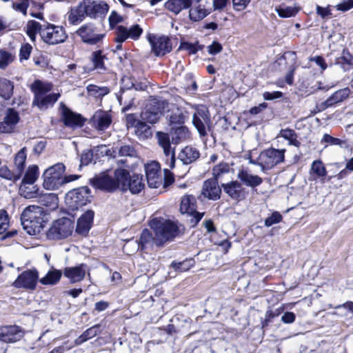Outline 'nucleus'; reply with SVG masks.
Returning a JSON list of instances; mask_svg holds the SVG:
<instances>
[{
    "mask_svg": "<svg viewBox=\"0 0 353 353\" xmlns=\"http://www.w3.org/2000/svg\"><path fill=\"white\" fill-rule=\"evenodd\" d=\"M49 214L43 208L37 205L26 207L21 215L23 229L30 235L39 234L48 221Z\"/></svg>",
    "mask_w": 353,
    "mask_h": 353,
    "instance_id": "f257e3e1",
    "label": "nucleus"
},
{
    "mask_svg": "<svg viewBox=\"0 0 353 353\" xmlns=\"http://www.w3.org/2000/svg\"><path fill=\"white\" fill-rule=\"evenodd\" d=\"M150 226L154 233V243L159 248L172 241L179 234V228L174 221L162 217L152 219Z\"/></svg>",
    "mask_w": 353,
    "mask_h": 353,
    "instance_id": "f03ea898",
    "label": "nucleus"
},
{
    "mask_svg": "<svg viewBox=\"0 0 353 353\" xmlns=\"http://www.w3.org/2000/svg\"><path fill=\"white\" fill-rule=\"evenodd\" d=\"M52 88L51 83H43L40 80H35L30 86V90L34 93L32 105L37 106L39 110L53 105L61 94L54 92L48 94Z\"/></svg>",
    "mask_w": 353,
    "mask_h": 353,
    "instance_id": "7ed1b4c3",
    "label": "nucleus"
},
{
    "mask_svg": "<svg viewBox=\"0 0 353 353\" xmlns=\"http://www.w3.org/2000/svg\"><path fill=\"white\" fill-rule=\"evenodd\" d=\"M128 171L123 168H117L114 172V176L103 174L90 179V184L97 189L112 192L117 189L121 190L122 181H125Z\"/></svg>",
    "mask_w": 353,
    "mask_h": 353,
    "instance_id": "20e7f679",
    "label": "nucleus"
},
{
    "mask_svg": "<svg viewBox=\"0 0 353 353\" xmlns=\"http://www.w3.org/2000/svg\"><path fill=\"white\" fill-rule=\"evenodd\" d=\"M26 148L24 147L15 154L12 169L6 165H1V159H0V177L12 183L18 181L21 179L24 169H26Z\"/></svg>",
    "mask_w": 353,
    "mask_h": 353,
    "instance_id": "39448f33",
    "label": "nucleus"
},
{
    "mask_svg": "<svg viewBox=\"0 0 353 353\" xmlns=\"http://www.w3.org/2000/svg\"><path fill=\"white\" fill-rule=\"evenodd\" d=\"M92 197L91 190L88 186H81L70 190L65 195V201L68 208L74 211L90 203Z\"/></svg>",
    "mask_w": 353,
    "mask_h": 353,
    "instance_id": "423d86ee",
    "label": "nucleus"
},
{
    "mask_svg": "<svg viewBox=\"0 0 353 353\" xmlns=\"http://www.w3.org/2000/svg\"><path fill=\"white\" fill-rule=\"evenodd\" d=\"M23 175L19 188L21 195L26 199L37 197L39 196V188L37 186L30 188L27 187L26 185H33L37 180L39 175V167L37 165H29L26 171H23Z\"/></svg>",
    "mask_w": 353,
    "mask_h": 353,
    "instance_id": "0eeeda50",
    "label": "nucleus"
},
{
    "mask_svg": "<svg viewBox=\"0 0 353 353\" xmlns=\"http://www.w3.org/2000/svg\"><path fill=\"white\" fill-rule=\"evenodd\" d=\"M74 222L69 218L62 217L52 222L46 237L49 240L63 239L72 234Z\"/></svg>",
    "mask_w": 353,
    "mask_h": 353,
    "instance_id": "6e6552de",
    "label": "nucleus"
},
{
    "mask_svg": "<svg viewBox=\"0 0 353 353\" xmlns=\"http://www.w3.org/2000/svg\"><path fill=\"white\" fill-rule=\"evenodd\" d=\"M65 167L62 163H58L46 169L42 175L43 185L46 190H57L62 186V175Z\"/></svg>",
    "mask_w": 353,
    "mask_h": 353,
    "instance_id": "1a4fd4ad",
    "label": "nucleus"
},
{
    "mask_svg": "<svg viewBox=\"0 0 353 353\" xmlns=\"http://www.w3.org/2000/svg\"><path fill=\"white\" fill-rule=\"evenodd\" d=\"M39 280V273L36 268L28 269L18 275L12 285L17 289L33 291Z\"/></svg>",
    "mask_w": 353,
    "mask_h": 353,
    "instance_id": "9d476101",
    "label": "nucleus"
},
{
    "mask_svg": "<svg viewBox=\"0 0 353 353\" xmlns=\"http://www.w3.org/2000/svg\"><path fill=\"white\" fill-rule=\"evenodd\" d=\"M147 40L151 46L152 52L156 57H163L172 50L171 40L168 36L150 33L147 35Z\"/></svg>",
    "mask_w": 353,
    "mask_h": 353,
    "instance_id": "9b49d317",
    "label": "nucleus"
},
{
    "mask_svg": "<svg viewBox=\"0 0 353 353\" xmlns=\"http://www.w3.org/2000/svg\"><path fill=\"white\" fill-rule=\"evenodd\" d=\"M42 40L49 45H56L64 42L68 36L62 26L46 23L41 32Z\"/></svg>",
    "mask_w": 353,
    "mask_h": 353,
    "instance_id": "f8f14e48",
    "label": "nucleus"
},
{
    "mask_svg": "<svg viewBox=\"0 0 353 353\" xmlns=\"http://www.w3.org/2000/svg\"><path fill=\"white\" fill-rule=\"evenodd\" d=\"M285 149L270 148L263 150L259 155L263 171L270 170L275 165L284 162Z\"/></svg>",
    "mask_w": 353,
    "mask_h": 353,
    "instance_id": "ddd939ff",
    "label": "nucleus"
},
{
    "mask_svg": "<svg viewBox=\"0 0 353 353\" xmlns=\"http://www.w3.org/2000/svg\"><path fill=\"white\" fill-rule=\"evenodd\" d=\"M81 3L86 17L92 19L105 17L109 10L108 4L103 1L83 0Z\"/></svg>",
    "mask_w": 353,
    "mask_h": 353,
    "instance_id": "4468645a",
    "label": "nucleus"
},
{
    "mask_svg": "<svg viewBox=\"0 0 353 353\" xmlns=\"http://www.w3.org/2000/svg\"><path fill=\"white\" fill-rule=\"evenodd\" d=\"M76 34L81 37V41L88 45H96L101 41L105 37V34L96 33V27L92 23H85L81 26L77 31Z\"/></svg>",
    "mask_w": 353,
    "mask_h": 353,
    "instance_id": "2eb2a0df",
    "label": "nucleus"
},
{
    "mask_svg": "<svg viewBox=\"0 0 353 353\" xmlns=\"http://www.w3.org/2000/svg\"><path fill=\"white\" fill-rule=\"evenodd\" d=\"M61 108V118L64 125L72 129L81 128L85 119L81 114L72 111L63 102L60 103Z\"/></svg>",
    "mask_w": 353,
    "mask_h": 353,
    "instance_id": "dca6fc26",
    "label": "nucleus"
},
{
    "mask_svg": "<svg viewBox=\"0 0 353 353\" xmlns=\"http://www.w3.org/2000/svg\"><path fill=\"white\" fill-rule=\"evenodd\" d=\"M192 123L201 137L207 134L206 125L209 128L211 119L209 112L206 108L196 110L192 117Z\"/></svg>",
    "mask_w": 353,
    "mask_h": 353,
    "instance_id": "f3484780",
    "label": "nucleus"
},
{
    "mask_svg": "<svg viewBox=\"0 0 353 353\" xmlns=\"http://www.w3.org/2000/svg\"><path fill=\"white\" fill-rule=\"evenodd\" d=\"M112 122L110 113L107 111L98 110L90 119V124L97 131L103 132L108 129Z\"/></svg>",
    "mask_w": 353,
    "mask_h": 353,
    "instance_id": "a211bd4d",
    "label": "nucleus"
},
{
    "mask_svg": "<svg viewBox=\"0 0 353 353\" xmlns=\"http://www.w3.org/2000/svg\"><path fill=\"white\" fill-rule=\"evenodd\" d=\"M145 184L143 181V175L138 174L130 175L128 172L126 180L122 181L121 191L126 192L127 190H130L132 194H136L140 193L143 190Z\"/></svg>",
    "mask_w": 353,
    "mask_h": 353,
    "instance_id": "6ab92c4d",
    "label": "nucleus"
},
{
    "mask_svg": "<svg viewBox=\"0 0 353 353\" xmlns=\"http://www.w3.org/2000/svg\"><path fill=\"white\" fill-rule=\"evenodd\" d=\"M23 331L21 327L6 325L0 327V341L7 343L19 341L23 336Z\"/></svg>",
    "mask_w": 353,
    "mask_h": 353,
    "instance_id": "aec40b11",
    "label": "nucleus"
},
{
    "mask_svg": "<svg viewBox=\"0 0 353 353\" xmlns=\"http://www.w3.org/2000/svg\"><path fill=\"white\" fill-rule=\"evenodd\" d=\"M94 218V212L92 210H87L83 213L77 219L75 228L76 233L86 236L93 225Z\"/></svg>",
    "mask_w": 353,
    "mask_h": 353,
    "instance_id": "412c9836",
    "label": "nucleus"
},
{
    "mask_svg": "<svg viewBox=\"0 0 353 353\" xmlns=\"http://www.w3.org/2000/svg\"><path fill=\"white\" fill-rule=\"evenodd\" d=\"M19 120L20 117L19 112L14 108H8L3 121L0 122V132H12L14 127L19 123Z\"/></svg>",
    "mask_w": 353,
    "mask_h": 353,
    "instance_id": "4be33fe9",
    "label": "nucleus"
},
{
    "mask_svg": "<svg viewBox=\"0 0 353 353\" xmlns=\"http://www.w3.org/2000/svg\"><path fill=\"white\" fill-rule=\"evenodd\" d=\"M159 164L155 161L145 165V172L148 185L151 188H157L161 184V176L159 174Z\"/></svg>",
    "mask_w": 353,
    "mask_h": 353,
    "instance_id": "5701e85b",
    "label": "nucleus"
},
{
    "mask_svg": "<svg viewBox=\"0 0 353 353\" xmlns=\"http://www.w3.org/2000/svg\"><path fill=\"white\" fill-rule=\"evenodd\" d=\"M88 265L85 263H80L74 267H67L63 270V275L69 279L71 283L80 282L85 278Z\"/></svg>",
    "mask_w": 353,
    "mask_h": 353,
    "instance_id": "b1692460",
    "label": "nucleus"
},
{
    "mask_svg": "<svg viewBox=\"0 0 353 353\" xmlns=\"http://www.w3.org/2000/svg\"><path fill=\"white\" fill-rule=\"evenodd\" d=\"M221 188L218 185L217 179H209L203 183L202 194L210 200L216 201L221 197Z\"/></svg>",
    "mask_w": 353,
    "mask_h": 353,
    "instance_id": "393cba45",
    "label": "nucleus"
},
{
    "mask_svg": "<svg viewBox=\"0 0 353 353\" xmlns=\"http://www.w3.org/2000/svg\"><path fill=\"white\" fill-rule=\"evenodd\" d=\"M223 191L233 200L240 201L245 198V189L238 181H232L226 183H222Z\"/></svg>",
    "mask_w": 353,
    "mask_h": 353,
    "instance_id": "a878e982",
    "label": "nucleus"
},
{
    "mask_svg": "<svg viewBox=\"0 0 353 353\" xmlns=\"http://www.w3.org/2000/svg\"><path fill=\"white\" fill-rule=\"evenodd\" d=\"M237 176L242 183L252 188H255L263 183L261 176L252 174L245 170H239Z\"/></svg>",
    "mask_w": 353,
    "mask_h": 353,
    "instance_id": "bb28decb",
    "label": "nucleus"
},
{
    "mask_svg": "<svg viewBox=\"0 0 353 353\" xmlns=\"http://www.w3.org/2000/svg\"><path fill=\"white\" fill-rule=\"evenodd\" d=\"M172 143L177 145L190 137L188 128L185 125L172 126L170 130Z\"/></svg>",
    "mask_w": 353,
    "mask_h": 353,
    "instance_id": "cd10ccee",
    "label": "nucleus"
},
{
    "mask_svg": "<svg viewBox=\"0 0 353 353\" xmlns=\"http://www.w3.org/2000/svg\"><path fill=\"white\" fill-rule=\"evenodd\" d=\"M199 157L200 152L196 148L186 146L179 152L178 158L183 164L188 165L195 161Z\"/></svg>",
    "mask_w": 353,
    "mask_h": 353,
    "instance_id": "c85d7f7f",
    "label": "nucleus"
},
{
    "mask_svg": "<svg viewBox=\"0 0 353 353\" xmlns=\"http://www.w3.org/2000/svg\"><path fill=\"white\" fill-rule=\"evenodd\" d=\"M165 8L175 14H179L183 10L189 9L192 6L188 0H168Z\"/></svg>",
    "mask_w": 353,
    "mask_h": 353,
    "instance_id": "c756f323",
    "label": "nucleus"
},
{
    "mask_svg": "<svg viewBox=\"0 0 353 353\" xmlns=\"http://www.w3.org/2000/svg\"><path fill=\"white\" fill-rule=\"evenodd\" d=\"M14 84L10 80L0 77V97L5 101L10 100L14 93Z\"/></svg>",
    "mask_w": 353,
    "mask_h": 353,
    "instance_id": "7c9ffc66",
    "label": "nucleus"
},
{
    "mask_svg": "<svg viewBox=\"0 0 353 353\" xmlns=\"http://www.w3.org/2000/svg\"><path fill=\"white\" fill-rule=\"evenodd\" d=\"M85 17L83 6L80 2L77 7L72 8L68 12V21L72 25H77L83 21Z\"/></svg>",
    "mask_w": 353,
    "mask_h": 353,
    "instance_id": "2f4dec72",
    "label": "nucleus"
},
{
    "mask_svg": "<svg viewBox=\"0 0 353 353\" xmlns=\"http://www.w3.org/2000/svg\"><path fill=\"white\" fill-rule=\"evenodd\" d=\"M100 324H96L85 330L74 340L77 346L81 345L83 343L95 337L100 332Z\"/></svg>",
    "mask_w": 353,
    "mask_h": 353,
    "instance_id": "473e14b6",
    "label": "nucleus"
},
{
    "mask_svg": "<svg viewBox=\"0 0 353 353\" xmlns=\"http://www.w3.org/2000/svg\"><path fill=\"white\" fill-rule=\"evenodd\" d=\"M278 136L288 141L289 145L299 148L301 145V142L298 140V134L293 129L289 128L281 129Z\"/></svg>",
    "mask_w": 353,
    "mask_h": 353,
    "instance_id": "72a5a7b5",
    "label": "nucleus"
},
{
    "mask_svg": "<svg viewBox=\"0 0 353 353\" xmlns=\"http://www.w3.org/2000/svg\"><path fill=\"white\" fill-rule=\"evenodd\" d=\"M61 276V270L52 269L49 270L45 276L40 279L39 282L45 285H54L60 281Z\"/></svg>",
    "mask_w": 353,
    "mask_h": 353,
    "instance_id": "f704fd0d",
    "label": "nucleus"
},
{
    "mask_svg": "<svg viewBox=\"0 0 353 353\" xmlns=\"http://www.w3.org/2000/svg\"><path fill=\"white\" fill-rule=\"evenodd\" d=\"M196 199L192 195L184 196L181 201L180 212L181 214L192 213L196 211Z\"/></svg>",
    "mask_w": 353,
    "mask_h": 353,
    "instance_id": "c9c22d12",
    "label": "nucleus"
},
{
    "mask_svg": "<svg viewBox=\"0 0 353 353\" xmlns=\"http://www.w3.org/2000/svg\"><path fill=\"white\" fill-rule=\"evenodd\" d=\"M189 10V17L192 21H199L210 14V10L202 8L201 5L190 7Z\"/></svg>",
    "mask_w": 353,
    "mask_h": 353,
    "instance_id": "e433bc0d",
    "label": "nucleus"
},
{
    "mask_svg": "<svg viewBox=\"0 0 353 353\" xmlns=\"http://www.w3.org/2000/svg\"><path fill=\"white\" fill-rule=\"evenodd\" d=\"M105 59H107V57L103 54L102 50H98L92 52L90 61L93 64V70H106L104 63Z\"/></svg>",
    "mask_w": 353,
    "mask_h": 353,
    "instance_id": "4c0bfd02",
    "label": "nucleus"
},
{
    "mask_svg": "<svg viewBox=\"0 0 353 353\" xmlns=\"http://www.w3.org/2000/svg\"><path fill=\"white\" fill-rule=\"evenodd\" d=\"M195 264L194 259L192 258L185 259L182 261H173L170 267L176 272H184L188 271Z\"/></svg>",
    "mask_w": 353,
    "mask_h": 353,
    "instance_id": "58836bf2",
    "label": "nucleus"
},
{
    "mask_svg": "<svg viewBox=\"0 0 353 353\" xmlns=\"http://www.w3.org/2000/svg\"><path fill=\"white\" fill-rule=\"evenodd\" d=\"M39 203L51 209H55L58 206V197L53 193L43 194L39 196Z\"/></svg>",
    "mask_w": 353,
    "mask_h": 353,
    "instance_id": "ea45409f",
    "label": "nucleus"
},
{
    "mask_svg": "<svg viewBox=\"0 0 353 353\" xmlns=\"http://www.w3.org/2000/svg\"><path fill=\"white\" fill-rule=\"evenodd\" d=\"M89 95L97 99H102L110 92V89L106 86H98L94 84H90L86 88Z\"/></svg>",
    "mask_w": 353,
    "mask_h": 353,
    "instance_id": "a19ab883",
    "label": "nucleus"
},
{
    "mask_svg": "<svg viewBox=\"0 0 353 353\" xmlns=\"http://www.w3.org/2000/svg\"><path fill=\"white\" fill-rule=\"evenodd\" d=\"M134 133L139 140H145L152 136L151 128L143 121L138 123Z\"/></svg>",
    "mask_w": 353,
    "mask_h": 353,
    "instance_id": "79ce46f5",
    "label": "nucleus"
},
{
    "mask_svg": "<svg viewBox=\"0 0 353 353\" xmlns=\"http://www.w3.org/2000/svg\"><path fill=\"white\" fill-rule=\"evenodd\" d=\"M204 48L203 45H200L196 41L195 43L189 41H181L178 50L188 51L190 54H195L198 51L202 50Z\"/></svg>",
    "mask_w": 353,
    "mask_h": 353,
    "instance_id": "37998d69",
    "label": "nucleus"
},
{
    "mask_svg": "<svg viewBox=\"0 0 353 353\" xmlns=\"http://www.w3.org/2000/svg\"><path fill=\"white\" fill-rule=\"evenodd\" d=\"M45 26L46 24L42 25L37 21L30 20L27 24L26 34L31 39H33V38H35L37 33H39L41 35V30Z\"/></svg>",
    "mask_w": 353,
    "mask_h": 353,
    "instance_id": "c03bdc74",
    "label": "nucleus"
},
{
    "mask_svg": "<svg viewBox=\"0 0 353 353\" xmlns=\"http://www.w3.org/2000/svg\"><path fill=\"white\" fill-rule=\"evenodd\" d=\"M299 11V8L298 7H292V6H280L276 8V12L278 15L281 18H289L292 17H294Z\"/></svg>",
    "mask_w": 353,
    "mask_h": 353,
    "instance_id": "a18cd8bd",
    "label": "nucleus"
},
{
    "mask_svg": "<svg viewBox=\"0 0 353 353\" xmlns=\"http://www.w3.org/2000/svg\"><path fill=\"white\" fill-rule=\"evenodd\" d=\"M154 243V236H152V232L148 229H144L141 233L140 237L138 243V249L141 250H144L148 243L150 242Z\"/></svg>",
    "mask_w": 353,
    "mask_h": 353,
    "instance_id": "49530a36",
    "label": "nucleus"
},
{
    "mask_svg": "<svg viewBox=\"0 0 353 353\" xmlns=\"http://www.w3.org/2000/svg\"><path fill=\"white\" fill-rule=\"evenodd\" d=\"M103 148H104V147L101 145V146H98L97 148H94L93 150H83L80 157V163H80L79 167L81 168L82 166L88 165L92 161V159L94 157V151L99 152Z\"/></svg>",
    "mask_w": 353,
    "mask_h": 353,
    "instance_id": "de8ad7c7",
    "label": "nucleus"
},
{
    "mask_svg": "<svg viewBox=\"0 0 353 353\" xmlns=\"http://www.w3.org/2000/svg\"><path fill=\"white\" fill-rule=\"evenodd\" d=\"M336 63L341 65L344 70H349L353 66V56L347 50H343L341 57L337 59Z\"/></svg>",
    "mask_w": 353,
    "mask_h": 353,
    "instance_id": "09e8293b",
    "label": "nucleus"
},
{
    "mask_svg": "<svg viewBox=\"0 0 353 353\" xmlns=\"http://www.w3.org/2000/svg\"><path fill=\"white\" fill-rule=\"evenodd\" d=\"M311 171L317 177H323L327 175V170L321 159L314 160L311 165Z\"/></svg>",
    "mask_w": 353,
    "mask_h": 353,
    "instance_id": "8fccbe9b",
    "label": "nucleus"
},
{
    "mask_svg": "<svg viewBox=\"0 0 353 353\" xmlns=\"http://www.w3.org/2000/svg\"><path fill=\"white\" fill-rule=\"evenodd\" d=\"M162 149L167 165L170 169H173L175 167L176 162L174 148L172 149L171 145H170V147L162 148Z\"/></svg>",
    "mask_w": 353,
    "mask_h": 353,
    "instance_id": "3c124183",
    "label": "nucleus"
},
{
    "mask_svg": "<svg viewBox=\"0 0 353 353\" xmlns=\"http://www.w3.org/2000/svg\"><path fill=\"white\" fill-rule=\"evenodd\" d=\"M14 56L5 49H0V69H5L14 61Z\"/></svg>",
    "mask_w": 353,
    "mask_h": 353,
    "instance_id": "603ef678",
    "label": "nucleus"
},
{
    "mask_svg": "<svg viewBox=\"0 0 353 353\" xmlns=\"http://www.w3.org/2000/svg\"><path fill=\"white\" fill-rule=\"evenodd\" d=\"M114 30L116 35L114 38V41L116 43H123L129 39L127 27L122 25H119Z\"/></svg>",
    "mask_w": 353,
    "mask_h": 353,
    "instance_id": "864d4df0",
    "label": "nucleus"
},
{
    "mask_svg": "<svg viewBox=\"0 0 353 353\" xmlns=\"http://www.w3.org/2000/svg\"><path fill=\"white\" fill-rule=\"evenodd\" d=\"M170 125L172 126L184 125L185 115L180 111L172 112L170 117Z\"/></svg>",
    "mask_w": 353,
    "mask_h": 353,
    "instance_id": "5fc2aeb1",
    "label": "nucleus"
},
{
    "mask_svg": "<svg viewBox=\"0 0 353 353\" xmlns=\"http://www.w3.org/2000/svg\"><path fill=\"white\" fill-rule=\"evenodd\" d=\"M156 137L158 141V144L161 148L170 147L171 145L170 134L159 131L156 133Z\"/></svg>",
    "mask_w": 353,
    "mask_h": 353,
    "instance_id": "6e6d98bb",
    "label": "nucleus"
},
{
    "mask_svg": "<svg viewBox=\"0 0 353 353\" xmlns=\"http://www.w3.org/2000/svg\"><path fill=\"white\" fill-rule=\"evenodd\" d=\"M141 118L148 123L154 124L156 123L159 120V117L158 113L152 112L150 109L145 107V110L141 112Z\"/></svg>",
    "mask_w": 353,
    "mask_h": 353,
    "instance_id": "4d7b16f0",
    "label": "nucleus"
},
{
    "mask_svg": "<svg viewBox=\"0 0 353 353\" xmlns=\"http://www.w3.org/2000/svg\"><path fill=\"white\" fill-rule=\"evenodd\" d=\"M283 219V216L279 212L274 211L269 216H268L264 221V225L265 227H270L274 224L280 223Z\"/></svg>",
    "mask_w": 353,
    "mask_h": 353,
    "instance_id": "13d9d810",
    "label": "nucleus"
},
{
    "mask_svg": "<svg viewBox=\"0 0 353 353\" xmlns=\"http://www.w3.org/2000/svg\"><path fill=\"white\" fill-rule=\"evenodd\" d=\"M188 219L187 220L189 223L190 228H194L197 225L199 221L203 218L204 213L199 212L197 210L194 211L192 213L186 214Z\"/></svg>",
    "mask_w": 353,
    "mask_h": 353,
    "instance_id": "bf43d9fd",
    "label": "nucleus"
},
{
    "mask_svg": "<svg viewBox=\"0 0 353 353\" xmlns=\"http://www.w3.org/2000/svg\"><path fill=\"white\" fill-rule=\"evenodd\" d=\"M146 108L150 109L152 112L158 113L159 118L163 115L165 109L164 103L159 101L150 102L146 105Z\"/></svg>",
    "mask_w": 353,
    "mask_h": 353,
    "instance_id": "052dcab7",
    "label": "nucleus"
},
{
    "mask_svg": "<svg viewBox=\"0 0 353 353\" xmlns=\"http://www.w3.org/2000/svg\"><path fill=\"white\" fill-rule=\"evenodd\" d=\"M74 346H77L75 341H71L68 340L64 341L61 345L54 347L50 353H65V352L72 349Z\"/></svg>",
    "mask_w": 353,
    "mask_h": 353,
    "instance_id": "680f3d73",
    "label": "nucleus"
},
{
    "mask_svg": "<svg viewBox=\"0 0 353 353\" xmlns=\"http://www.w3.org/2000/svg\"><path fill=\"white\" fill-rule=\"evenodd\" d=\"M129 39L137 41L142 34L143 28L139 24H134L130 28H128Z\"/></svg>",
    "mask_w": 353,
    "mask_h": 353,
    "instance_id": "e2e57ef3",
    "label": "nucleus"
},
{
    "mask_svg": "<svg viewBox=\"0 0 353 353\" xmlns=\"http://www.w3.org/2000/svg\"><path fill=\"white\" fill-rule=\"evenodd\" d=\"M123 21V17L119 14L116 11H112L108 17L109 26L111 30L115 29L119 23Z\"/></svg>",
    "mask_w": 353,
    "mask_h": 353,
    "instance_id": "0e129e2a",
    "label": "nucleus"
},
{
    "mask_svg": "<svg viewBox=\"0 0 353 353\" xmlns=\"http://www.w3.org/2000/svg\"><path fill=\"white\" fill-rule=\"evenodd\" d=\"M230 167L228 163H220L214 167L212 170V174L214 179H217L223 174L228 173L229 172Z\"/></svg>",
    "mask_w": 353,
    "mask_h": 353,
    "instance_id": "69168bd1",
    "label": "nucleus"
},
{
    "mask_svg": "<svg viewBox=\"0 0 353 353\" xmlns=\"http://www.w3.org/2000/svg\"><path fill=\"white\" fill-rule=\"evenodd\" d=\"M350 94V90L348 88L340 89L333 93L332 95L334 97L336 101L339 103L346 99Z\"/></svg>",
    "mask_w": 353,
    "mask_h": 353,
    "instance_id": "338daca9",
    "label": "nucleus"
},
{
    "mask_svg": "<svg viewBox=\"0 0 353 353\" xmlns=\"http://www.w3.org/2000/svg\"><path fill=\"white\" fill-rule=\"evenodd\" d=\"M32 50V47L28 43H26L21 45L20 50H19L20 61H22L23 60H28L30 57Z\"/></svg>",
    "mask_w": 353,
    "mask_h": 353,
    "instance_id": "774afa93",
    "label": "nucleus"
}]
</instances>
